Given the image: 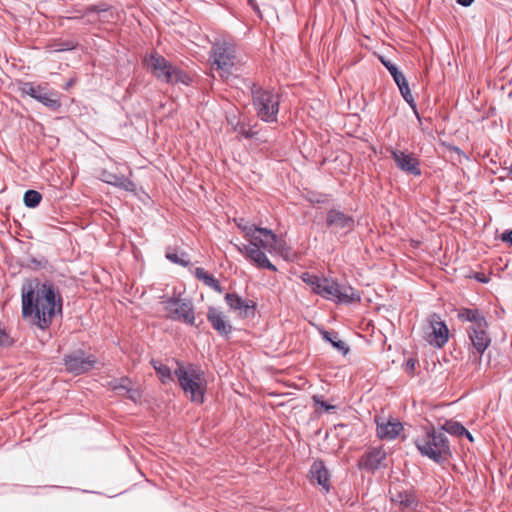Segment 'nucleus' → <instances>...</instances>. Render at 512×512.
<instances>
[{
  "label": "nucleus",
  "instance_id": "obj_1",
  "mask_svg": "<svg viewBox=\"0 0 512 512\" xmlns=\"http://www.w3.org/2000/svg\"><path fill=\"white\" fill-rule=\"evenodd\" d=\"M56 312H62L61 297L48 282L30 281L22 288V315L34 317L33 323L40 329L48 328Z\"/></svg>",
  "mask_w": 512,
  "mask_h": 512
},
{
  "label": "nucleus",
  "instance_id": "obj_2",
  "mask_svg": "<svg viewBox=\"0 0 512 512\" xmlns=\"http://www.w3.org/2000/svg\"><path fill=\"white\" fill-rule=\"evenodd\" d=\"M237 225L244 233L248 244H234L235 248L258 268L275 270L276 268L268 260L266 252L272 253L277 250L276 235L266 228L244 223L242 219Z\"/></svg>",
  "mask_w": 512,
  "mask_h": 512
},
{
  "label": "nucleus",
  "instance_id": "obj_3",
  "mask_svg": "<svg viewBox=\"0 0 512 512\" xmlns=\"http://www.w3.org/2000/svg\"><path fill=\"white\" fill-rule=\"evenodd\" d=\"M301 279L311 290L321 297L342 303L360 301L359 293L351 286L340 285L332 278L318 277L314 274L303 273Z\"/></svg>",
  "mask_w": 512,
  "mask_h": 512
},
{
  "label": "nucleus",
  "instance_id": "obj_4",
  "mask_svg": "<svg viewBox=\"0 0 512 512\" xmlns=\"http://www.w3.org/2000/svg\"><path fill=\"white\" fill-rule=\"evenodd\" d=\"M144 65L147 70L160 82L166 84H183L190 85L191 77L183 70L177 68L162 55L151 53L144 59Z\"/></svg>",
  "mask_w": 512,
  "mask_h": 512
},
{
  "label": "nucleus",
  "instance_id": "obj_5",
  "mask_svg": "<svg viewBox=\"0 0 512 512\" xmlns=\"http://www.w3.org/2000/svg\"><path fill=\"white\" fill-rule=\"evenodd\" d=\"M178 367L174 371L180 387L190 400L202 403L204 399V378L200 368L193 364L184 365L177 362Z\"/></svg>",
  "mask_w": 512,
  "mask_h": 512
},
{
  "label": "nucleus",
  "instance_id": "obj_6",
  "mask_svg": "<svg viewBox=\"0 0 512 512\" xmlns=\"http://www.w3.org/2000/svg\"><path fill=\"white\" fill-rule=\"evenodd\" d=\"M422 455L439 461L449 451L448 441L442 431H428L415 441Z\"/></svg>",
  "mask_w": 512,
  "mask_h": 512
},
{
  "label": "nucleus",
  "instance_id": "obj_7",
  "mask_svg": "<svg viewBox=\"0 0 512 512\" xmlns=\"http://www.w3.org/2000/svg\"><path fill=\"white\" fill-rule=\"evenodd\" d=\"M210 59L216 65L221 77H228L236 65V47L226 40L216 41L211 49Z\"/></svg>",
  "mask_w": 512,
  "mask_h": 512
},
{
  "label": "nucleus",
  "instance_id": "obj_8",
  "mask_svg": "<svg viewBox=\"0 0 512 512\" xmlns=\"http://www.w3.org/2000/svg\"><path fill=\"white\" fill-rule=\"evenodd\" d=\"M163 303L169 319L198 327L195 323L194 306L190 299L171 297Z\"/></svg>",
  "mask_w": 512,
  "mask_h": 512
},
{
  "label": "nucleus",
  "instance_id": "obj_9",
  "mask_svg": "<svg viewBox=\"0 0 512 512\" xmlns=\"http://www.w3.org/2000/svg\"><path fill=\"white\" fill-rule=\"evenodd\" d=\"M253 103L262 120L270 122L276 119L279 105L277 95L259 88L253 91Z\"/></svg>",
  "mask_w": 512,
  "mask_h": 512
},
{
  "label": "nucleus",
  "instance_id": "obj_10",
  "mask_svg": "<svg viewBox=\"0 0 512 512\" xmlns=\"http://www.w3.org/2000/svg\"><path fill=\"white\" fill-rule=\"evenodd\" d=\"M63 363L67 372L80 375L92 370L97 363V359L94 355L87 354L83 350H76L65 355Z\"/></svg>",
  "mask_w": 512,
  "mask_h": 512
},
{
  "label": "nucleus",
  "instance_id": "obj_11",
  "mask_svg": "<svg viewBox=\"0 0 512 512\" xmlns=\"http://www.w3.org/2000/svg\"><path fill=\"white\" fill-rule=\"evenodd\" d=\"M469 338L474 348L480 354H483L491 342V339L487 333L486 320H479L476 325H471L469 329Z\"/></svg>",
  "mask_w": 512,
  "mask_h": 512
},
{
  "label": "nucleus",
  "instance_id": "obj_12",
  "mask_svg": "<svg viewBox=\"0 0 512 512\" xmlns=\"http://www.w3.org/2000/svg\"><path fill=\"white\" fill-rule=\"evenodd\" d=\"M391 153L400 170L413 175H420L419 162L411 153L400 150H392Z\"/></svg>",
  "mask_w": 512,
  "mask_h": 512
},
{
  "label": "nucleus",
  "instance_id": "obj_13",
  "mask_svg": "<svg viewBox=\"0 0 512 512\" xmlns=\"http://www.w3.org/2000/svg\"><path fill=\"white\" fill-rule=\"evenodd\" d=\"M99 179L109 185L115 186L128 192H133L136 190V185L134 182L123 174L102 170L99 174Z\"/></svg>",
  "mask_w": 512,
  "mask_h": 512
},
{
  "label": "nucleus",
  "instance_id": "obj_14",
  "mask_svg": "<svg viewBox=\"0 0 512 512\" xmlns=\"http://www.w3.org/2000/svg\"><path fill=\"white\" fill-rule=\"evenodd\" d=\"M431 332L428 335V341L431 345L442 347L448 340V328L444 322L438 318L432 317L430 320Z\"/></svg>",
  "mask_w": 512,
  "mask_h": 512
},
{
  "label": "nucleus",
  "instance_id": "obj_15",
  "mask_svg": "<svg viewBox=\"0 0 512 512\" xmlns=\"http://www.w3.org/2000/svg\"><path fill=\"white\" fill-rule=\"evenodd\" d=\"M225 301L232 310L238 311L244 317L254 315L255 304L253 301H245L236 293H227Z\"/></svg>",
  "mask_w": 512,
  "mask_h": 512
},
{
  "label": "nucleus",
  "instance_id": "obj_16",
  "mask_svg": "<svg viewBox=\"0 0 512 512\" xmlns=\"http://www.w3.org/2000/svg\"><path fill=\"white\" fill-rule=\"evenodd\" d=\"M207 319L212 327L223 336H228L232 332V326L226 319L222 311L215 307H210L207 313Z\"/></svg>",
  "mask_w": 512,
  "mask_h": 512
},
{
  "label": "nucleus",
  "instance_id": "obj_17",
  "mask_svg": "<svg viewBox=\"0 0 512 512\" xmlns=\"http://www.w3.org/2000/svg\"><path fill=\"white\" fill-rule=\"evenodd\" d=\"M327 224L334 232L340 233L352 229L353 220L340 211L331 210L327 216Z\"/></svg>",
  "mask_w": 512,
  "mask_h": 512
},
{
  "label": "nucleus",
  "instance_id": "obj_18",
  "mask_svg": "<svg viewBox=\"0 0 512 512\" xmlns=\"http://www.w3.org/2000/svg\"><path fill=\"white\" fill-rule=\"evenodd\" d=\"M402 424L395 419L381 421L377 419V435L381 439L393 440L402 431Z\"/></svg>",
  "mask_w": 512,
  "mask_h": 512
},
{
  "label": "nucleus",
  "instance_id": "obj_19",
  "mask_svg": "<svg viewBox=\"0 0 512 512\" xmlns=\"http://www.w3.org/2000/svg\"><path fill=\"white\" fill-rule=\"evenodd\" d=\"M385 459L386 452L382 448H373L361 458L359 466L374 471L382 465Z\"/></svg>",
  "mask_w": 512,
  "mask_h": 512
},
{
  "label": "nucleus",
  "instance_id": "obj_20",
  "mask_svg": "<svg viewBox=\"0 0 512 512\" xmlns=\"http://www.w3.org/2000/svg\"><path fill=\"white\" fill-rule=\"evenodd\" d=\"M35 100L51 110H57L61 107L59 93L50 89L47 84L41 85V92L37 94Z\"/></svg>",
  "mask_w": 512,
  "mask_h": 512
},
{
  "label": "nucleus",
  "instance_id": "obj_21",
  "mask_svg": "<svg viewBox=\"0 0 512 512\" xmlns=\"http://www.w3.org/2000/svg\"><path fill=\"white\" fill-rule=\"evenodd\" d=\"M390 495L391 501L404 511L414 510L417 506L416 499L411 493L394 488L390 491Z\"/></svg>",
  "mask_w": 512,
  "mask_h": 512
},
{
  "label": "nucleus",
  "instance_id": "obj_22",
  "mask_svg": "<svg viewBox=\"0 0 512 512\" xmlns=\"http://www.w3.org/2000/svg\"><path fill=\"white\" fill-rule=\"evenodd\" d=\"M311 477L318 483L319 486L327 493L330 489L329 472L324 466L323 462L316 461L310 469Z\"/></svg>",
  "mask_w": 512,
  "mask_h": 512
},
{
  "label": "nucleus",
  "instance_id": "obj_23",
  "mask_svg": "<svg viewBox=\"0 0 512 512\" xmlns=\"http://www.w3.org/2000/svg\"><path fill=\"white\" fill-rule=\"evenodd\" d=\"M392 77L396 82L403 98L406 100L407 103L410 104V106L414 107V99L404 75L398 69H394Z\"/></svg>",
  "mask_w": 512,
  "mask_h": 512
},
{
  "label": "nucleus",
  "instance_id": "obj_24",
  "mask_svg": "<svg viewBox=\"0 0 512 512\" xmlns=\"http://www.w3.org/2000/svg\"><path fill=\"white\" fill-rule=\"evenodd\" d=\"M195 277L202 281L206 286L212 288L218 293H222V287L219 284L218 280L211 274L205 271L204 268L197 267L195 269Z\"/></svg>",
  "mask_w": 512,
  "mask_h": 512
},
{
  "label": "nucleus",
  "instance_id": "obj_25",
  "mask_svg": "<svg viewBox=\"0 0 512 512\" xmlns=\"http://www.w3.org/2000/svg\"><path fill=\"white\" fill-rule=\"evenodd\" d=\"M151 365L155 369L156 373L159 375L160 380L163 384H167L174 380L172 371L167 365L161 363L158 360H152Z\"/></svg>",
  "mask_w": 512,
  "mask_h": 512
},
{
  "label": "nucleus",
  "instance_id": "obj_26",
  "mask_svg": "<svg viewBox=\"0 0 512 512\" xmlns=\"http://www.w3.org/2000/svg\"><path fill=\"white\" fill-rule=\"evenodd\" d=\"M109 387L118 394L126 393L131 387L132 382L128 377L112 380L108 383Z\"/></svg>",
  "mask_w": 512,
  "mask_h": 512
},
{
  "label": "nucleus",
  "instance_id": "obj_27",
  "mask_svg": "<svg viewBox=\"0 0 512 512\" xmlns=\"http://www.w3.org/2000/svg\"><path fill=\"white\" fill-rule=\"evenodd\" d=\"M458 317L462 321H470L472 325H476L479 320H485L477 310L462 309L459 311Z\"/></svg>",
  "mask_w": 512,
  "mask_h": 512
},
{
  "label": "nucleus",
  "instance_id": "obj_28",
  "mask_svg": "<svg viewBox=\"0 0 512 512\" xmlns=\"http://www.w3.org/2000/svg\"><path fill=\"white\" fill-rule=\"evenodd\" d=\"M42 200V195L36 190H27L24 194L23 201L25 206L29 208L37 207Z\"/></svg>",
  "mask_w": 512,
  "mask_h": 512
},
{
  "label": "nucleus",
  "instance_id": "obj_29",
  "mask_svg": "<svg viewBox=\"0 0 512 512\" xmlns=\"http://www.w3.org/2000/svg\"><path fill=\"white\" fill-rule=\"evenodd\" d=\"M19 90L22 94L28 95L35 99L37 94L41 92V84H35L33 82H24L20 85Z\"/></svg>",
  "mask_w": 512,
  "mask_h": 512
},
{
  "label": "nucleus",
  "instance_id": "obj_30",
  "mask_svg": "<svg viewBox=\"0 0 512 512\" xmlns=\"http://www.w3.org/2000/svg\"><path fill=\"white\" fill-rule=\"evenodd\" d=\"M166 258L171 261L172 263L181 265L183 267H186L190 263V259L188 258L187 254L185 253H177V252H167Z\"/></svg>",
  "mask_w": 512,
  "mask_h": 512
},
{
  "label": "nucleus",
  "instance_id": "obj_31",
  "mask_svg": "<svg viewBox=\"0 0 512 512\" xmlns=\"http://www.w3.org/2000/svg\"><path fill=\"white\" fill-rule=\"evenodd\" d=\"M443 428L453 435L462 436L464 433H467V429L458 422H446Z\"/></svg>",
  "mask_w": 512,
  "mask_h": 512
},
{
  "label": "nucleus",
  "instance_id": "obj_32",
  "mask_svg": "<svg viewBox=\"0 0 512 512\" xmlns=\"http://www.w3.org/2000/svg\"><path fill=\"white\" fill-rule=\"evenodd\" d=\"M324 339L329 341L333 345V347H335L337 350L343 352L344 354H346L348 352V348L346 347V344L342 340L337 339L336 336H334L332 338L331 334L326 332V333H324Z\"/></svg>",
  "mask_w": 512,
  "mask_h": 512
},
{
  "label": "nucleus",
  "instance_id": "obj_33",
  "mask_svg": "<svg viewBox=\"0 0 512 512\" xmlns=\"http://www.w3.org/2000/svg\"><path fill=\"white\" fill-rule=\"evenodd\" d=\"M76 47V43L74 41H64L59 44L50 45V50L53 52H61L72 50Z\"/></svg>",
  "mask_w": 512,
  "mask_h": 512
},
{
  "label": "nucleus",
  "instance_id": "obj_34",
  "mask_svg": "<svg viewBox=\"0 0 512 512\" xmlns=\"http://www.w3.org/2000/svg\"><path fill=\"white\" fill-rule=\"evenodd\" d=\"M127 397L133 402H138L141 399V392L137 388L131 387L127 392Z\"/></svg>",
  "mask_w": 512,
  "mask_h": 512
},
{
  "label": "nucleus",
  "instance_id": "obj_35",
  "mask_svg": "<svg viewBox=\"0 0 512 512\" xmlns=\"http://www.w3.org/2000/svg\"><path fill=\"white\" fill-rule=\"evenodd\" d=\"M315 404L317 406V409H324L325 411H329L331 409H334V406L329 405L325 403L324 401H321L319 398L314 397Z\"/></svg>",
  "mask_w": 512,
  "mask_h": 512
},
{
  "label": "nucleus",
  "instance_id": "obj_36",
  "mask_svg": "<svg viewBox=\"0 0 512 512\" xmlns=\"http://www.w3.org/2000/svg\"><path fill=\"white\" fill-rule=\"evenodd\" d=\"M7 341H8L7 334H6L5 330L0 327V346L5 345L7 343Z\"/></svg>",
  "mask_w": 512,
  "mask_h": 512
},
{
  "label": "nucleus",
  "instance_id": "obj_37",
  "mask_svg": "<svg viewBox=\"0 0 512 512\" xmlns=\"http://www.w3.org/2000/svg\"><path fill=\"white\" fill-rule=\"evenodd\" d=\"M501 239L504 242H507L512 245V230L509 232H505L501 235Z\"/></svg>",
  "mask_w": 512,
  "mask_h": 512
},
{
  "label": "nucleus",
  "instance_id": "obj_38",
  "mask_svg": "<svg viewBox=\"0 0 512 512\" xmlns=\"http://www.w3.org/2000/svg\"><path fill=\"white\" fill-rule=\"evenodd\" d=\"M473 2L474 0H457V3L464 7L470 6Z\"/></svg>",
  "mask_w": 512,
  "mask_h": 512
},
{
  "label": "nucleus",
  "instance_id": "obj_39",
  "mask_svg": "<svg viewBox=\"0 0 512 512\" xmlns=\"http://www.w3.org/2000/svg\"><path fill=\"white\" fill-rule=\"evenodd\" d=\"M383 64L386 66V68L388 69V71L390 72L391 75H393L394 73V69H397L396 66H394L393 64H390L388 62H385L383 61Z\"/></svg>",
  "mask_w": 512,
  "mask_h": 512
},
{
  "label": "nucleus",
  "instance_id": "obj_40",
  "mask_svg": "<svg viewBox=\"0 0 512 512\" xmlns=\"http://www.w3.org/2000/svg\"><path fill=\"white\" fill-rule=\"evenodd\" d=\"M406 365H407V369H409V370H411V371H412V370H414L415 362H414V360L409 359V360L407 361Z\"/></svg>",
  "mask_w": 512,
  "mask_h": 512
},
{
  "label": "nucleus",
  "instance_id": "obj_41",
  "mask_svg": "<svg viewBox=\"0 0 512 512\" xmlns=\"http://www.w3.org/2000/svg\"><path fill=\"white\" fill-rule=\"evenodd\" d=\"M248 3H249V5H250V6H252L254 9H256V8H257V7H256V2H255V0H248Z\"/></svg>",
  "mask_w": 512,
  "mask_h": 512
},
{
  "label": "nucleus",
  "instance_id": "obj_42",
  "mask_svg": "<svg viewBox=\"0 0 512 512\" xmlns=\"http://www.w3.org/2000/svg\"><path fill=\"white\" fill-rule=\"evenodd\" d=\"M463 435H465L470 441H473V437L468 430L467 433H464Z\"/></svg>",
  "mask_w": 512,
  "mask_h": 512
},
{
  "label": "nucleus",
  "instance_id": "obj_43",
  "mask_svg": "<svg viewBox=\"0 0 512 512\" xmlns=\"http://www.w3.org/2000/svg\"><path fill=\"white\" fill-rule=\"evenodd\" d=\"M478 279H479L480 281H482V282H486V281H487V280H486L485 278H483V277H480V278H478Z\"/></svg>",
  "mask_w": 512,
  "mask_h": 512
},
{
  "label": "nucleus",
  "instance_id": "obj_44",
  "mask_svg": "<svg viewBox=\"0 0 512 512\" xmlns=\"http://www.w3.org/2000/svg\"><path fill=\"white\" fill-rule=\"evenodd\" d=\"M510 174L512 175V170L510 171Z\"/></svg>",
  "mask_w": 512,
  "mask_h": 512
}]
</instances>
